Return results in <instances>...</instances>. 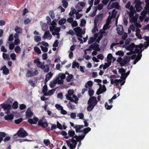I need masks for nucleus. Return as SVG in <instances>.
Wrapping results in <instances>:
<instances>
[{
	"label": "nucleus",
	"mask_w": 149,
	"mask_h": 149,
	"mask_svg": "<svg viewBox=\"0 0 149 149\" xmlns=\"http://www.w3.org/2000/svg\"><path fill=\"white\" fill-rule=\"evenodd\" d=\"M101 14H100L99 15H97L95 17V19L94 21V27L93 29L92 32L93 33H95L98 30L97 29V22H98L99 20V19L100 17H101Z\"/></svg>",
	"instance_id": "nucleus-5"
},
{
	"label": "nucleus",
	"mask_w": 149,
	"mask_h": 149,
	"mask_svg": "<svg viewBox=\"0 0 149 149\" xmlns=\"http://www.w3.org/2000/svg\"><path fill=\"white\" fill-rule=\"evenodd\" d=\"M52 75L53 74L51 72H50L46 74V77H47V78H48V79H50V78L52 77Z\"/></svg>",
	"instance_id": "nucleus-56"
},
{
	"label": "nucleus",
	"mask_w": 149,
	"mask_h": 149,
	"mask_svg": "<svg viewBox=\"0 0 149 149\" xmlns=\"http://www.w3.org/2000/svg\"><path fill=\"white\" fill-rule=\"evenodd\" d=\"M134 3L135 4V6H137L139 4H142V2L140 0H135L134 2Z\"/></svg>",
	"instance_id": "nucleus-53"
},
{
	"label": "nucleus",
	"mask_w": 149,
	"mask_h": 149,
	"mask_svg": "<svg viewBox=\"0 0 149 149\" xmlns=\"http://www.w3.org/2000/svg\"><path fill=\"white\" fill-rule=\"evenodd\" d=\"M73 76L72 74L69 75L66 78L67 81L69 82L70 81L71 79L73 78Z\"/></svg>",
	"instance_id": "nucleus-49"
},
{
	"label": "nucleus",
	"mask_w": 149,
	"mask_h": 149,
	"mask_svg": "<svg viewBox=\"0 0 149 149\" xmlns=\"http://www.w3.org/2000/svg\"><path fill=\"white\" fill-rule=\"evenodd\" d=\"M2 55L3 57L4 60H7L9 59V56L8 54L3 53Z\"/></svg>",
	"instance_id": "nucleus-34"
},
{
	"label": "nucleus",
	"mask_w": 149,
	"mask_h": 149,
	"mask_svg": "<svg viewBox=\"0 0 149 149\" xmlns=\"http://www.w3.org/2000/svg\"><path fill=\"white\" fill-rule=\"evenodd\" d=\"M136 36L139 39H141L142 38V36L140 34V33L141 32L140 30L137 28L136 29Z\"/></svg>",
	"instance_id": "nucleus-22"
},
{
	"label": "nucleus",
	"mask_w": 149,
	"mask_h": 149,
	"mask_svg": "<svg viewBox=\"0 0 149 149\" xmlns=\"http://www.w3.org/2000/svg\"><path fill=\"white\" fill-rule=\"evenodd\" d=\"M136 45L134 43H132L129 45L126 48L127 50L130 51H133Z\"/></svg>",
	"instance_id": "nucleus-17"
},
{
	"label": "nucleus",
	"mask_w": 149,
	"mask_h": 149,
	"mask_svg": "<svg viewBox=\"0 0 149 149\" xmlns=\"http://www.w3.org/2000/svg\"><path fill=\"white\" fill-rule=\"evenodd\" d=\"M127 75L125 73L122 74L120 78L123 80H125L127 77Z\"/></svg>",
	"instance_id": "nucleus-63"
},
{
	"label": "nucleus",
	"mask_w": 149,
	"mask_h": 149,
	"mask_svg": "<svg viewBox=\"0 0 149 149\" xmlns=\"http://www.w3.org/2000/svg\"><path fill=\"white\" fill-rule=\"evenodd\" d=\"M18 103L17 102L15 101L13 104L12 107L14 109H17L18 108Z\"/></svg>",
	"instance_id": "nucleus-46"
},
{
	"label": "nucleus",
	"mask_w": 149,
	"mask_h": 149,
	"mask_svg": "<svg viewBox=\"0 0 149 149\" xmlns=\"http://www.w3.org/2000/svg\"><path fill=\"white\" fill-rule=\"evenodd\" d=\"M79 66V64L76 61L73 62L72 63V68H75V67H77V68H78Z\"/></svg>",
	"instance_id": "nucleus-38"
},
{
	"label": "nucleus",
	"mask_w": 149,
	"mask_h": 149,
	"mask_svg": "<svg viewBox=\"0 0 149 149\" xmlns=\"http://www.w3.org/2000/svg\"><path fill=\"white\" fill-rule=\"evenodd\" d=\"M95 39L93 37H91L90 40L88 41V44H92L94 40H95Z\"/></svg>",
	"instance_id": "nucleus-59"
},
{
	"label": "nucleus",
	"mask_w": 149,
	"mask_h": 149,
	"mask_svg": "<svg viewBox=\"0 0 149 149\" xmlns=\"http://www.w3.org/2000/svg\"><path fill=\"white\" fill-rule=\"evenodd\" d=\"M49 13L52 19H54L55 18V14L53 11L50 10Z\"/></svg>",
	"instance_id": "nucleus-33"
},
{
	"label": "nucleus",
	"mask_w": 149,
	"mask_h": 149,
	"mask_svg": "<svg viewBox=\"0 0 149 149\" xmlns=\"http://www.w3.org/2000/svg\"><path fill=\"white\" fill-rule=\"evenodd\" d=\"M105 31H103L101 32L100 34L99 35L96 41L98 43H100V41L103 36V34L105 33Z\"/></svg>",
	"instance_id": "nucleus-25"
},
{
	"label": "nucleus",
	"mask_w": 149,
	"mask_h": 149,
	"mask_svg": "<svg viewBox=\"0 0 149 149\" xmlns=\"http://www.w3.org/2000/svg\"><path fill=\"white\" fill-rule=\"evenodd\" d=\"M59 44V42L58 40H56L54 42V44L52 46L54 47H57L58 45Z\"/></svg>",
	"instance_id": "nucleus-50"
},
{
	"label": "nucleus",
	"mask_w": 149,
	"mask_h": 149,
	"mask_svg": "<svg viewBox=\"0 0 149 149\" xmlns=\"http://www.w3.org/2000/svg\"><path fill=\"white\" fill-rule=\"evenodd\" d=\"M103 88H99L96 92V94L99 95L102 94L103 92H105L106 90V88L105 85H103L102 86Z\"/></svg>",
	"instance_id": "nucleus-15"
},
{
	"label": "nucleus",
	"mask_w": 149,
	"mask_h": 149,
	"mask_svg": "<svg viewBox=\"0 0 149 149\" xmlns=\"http://www.w3.org/2000/svg\"><path fill=\"white\" fill-rule=\"evenodd\" d=\"M41 40V37L40 36H34V40L35 41L38 42L40 41Z\"/></svg>",
	"instance_id": "nucleus-42"
},
{
	"label": "nucleus",
	"mask_w": 149,
	"mask_h": 149,
	"mask_svg": "<svg viewBox=\"0 0 149 149\" xmlns=\"http://www.w3.org/2000/svg\"><path fill=\"white\" fill-rule=\"evenodd\" d=\"M6 134L4 132H0V138L3 139L6 137Z\"/></svg>",
	"instance_id": "nucleus-54"
},
{
	"label": "nucleus",
	"mask_w": 149,
	"mask_h": 149,
	"mask_svg": "<svg viewBox=\"0 0 149 149\" xmlns=\"http://www.w3.org/2000/svg\"><path fill=\"white\" fill-rule=\"evenodd\" d=\"M59 77H56V78L53 79V81H50L49 86L51 88H54L55 85L57 84V81L58 79H59Z\"/></svg>",
	"instance_id": "nucleus-9"
},
{
	"label": "nucleus",
	"mask_w": 149,
	"mask_h": 149,
	"mask_svg": "<svg viewBox=\"0 0 149 149\" xmlns=\"http://www.w3.org/2000/svg\"><path fill=\"white\" fill-rule=\"evenodd\" d=\"M66 21V19L65 18H63L59 21L58 23L60 25H62L65 24Z\"/></svg>",
	"instance_id": "nucleus-28"
},
{
	"label": "nucleus",
	"mask_w": 149,
	"mask_h": 149,
	"mask_svg": "<svg viewBox=\"0 0 149 149\" xmlns=\"http://www.w3.org/2000/svg\"><path fill=\"white\" fill-rule=\"evenodd\" d=\"M94 91L93 89H92V88H90L88 90V94L89 96L91 97L94 95Z\"/></svg>",
	"instance_id": "nucleus-40"
},
{
	"label": "nucleus",
	"mask_w": 149,
	"mask_h": 149,
	"mask_svg": "<svg viewBox=\"0 0 149 149\" xmlns=\"http://www.w3.org/2000/svg\"><path fill=\"white\" fill-rule=\"evenodd\" d=\"M135 48L134 51H133V53L134 54L138 53L139 54V53H140V52H141V50H140L138 49H137L138 48H136V46ZM142 50V51L143 50V49Z\"/></svg>",
	"instance_id": "nucleus-51"
},
{
	"label": "nucleus",
	"mask_w": 149,
	"mask_h": 149,
	"mask_svg": "<svg viewBox=\"0 0 149 149\" xmlns=\"http://www.w3.org/2000/svg\"><path fill=\"white\" fill-rule=\"evenodd\" d=\"M116 54L121 56H123L124 55L123 52L121 50H119L116 53Z\"/></svg>",
	"instance_id": "nucleus-37"
},
{
	"label": "nucleus",
	"mask_w": 149,
	"mask_h": 149,
	"mask_svg": "<svg viewBox=\"0 0 149 149\" xmlns=\"http://www.w3.org/2000/svg\"><path fill=\"white\" fill-rule=\"evenodd\" d=\"M34 63L36 64L37 67L43 70L45 72H48L49 70V66L48 65H44V62L42 63L40 61L39 59L38 58L34 61Z\"/></svg>",
	"instance_id": "nucleus-2"
},
{
	"label": "nucleus",
	"mask_w": 149,
	"mask_h": 149,
	"mask_svg": "<svg viewBox=\"0 0 149 149\" xmlns=\"http://www.w3.org/2000/svg\"><path fill=\"white\" fill-rule=\"evenodd\" d=\"M117 31L118 34L120 35H121L123 33V30L122 26H120V27H117Z\"/></svg>",
	"instance_id": "nucleus-19"
},
{
	"label": "nucleus",
	"mask_w": 149,
	"mask_h": 149,
	"mask_svg": "<svg viewBox=\"0 0 149 149\" xmlns=\"http://www.w3.org/2000/svg\"><path fill=\"white\" fill-rule=\"evenodd\" d=\"M74 30L76 33L82 31V29L79 27L74 28Z\"/></svg>",
	"instance_id": "nucleus-44"
},
{
	"label": "nucleus",
	"mask_w": 149,
	"mask_h": 149,
	"mask_svg": "<svg viewBox=\"0 0 149 149\" xmlns=\"http://www.w3.org/2000/svg\"><path fill=\"white\" fill-rule=\"evenodd\" d=\"M73 97L74 98L75 100L72 97H68L67 100H70V102H74L75 104H77L78 101L79 100L78 98L75 95H73Z\"/></svg>",
	"instance_id": "nucleus-11"
},
{
	"label": "nucleus",
	"mask_w": 149,
	"mask_h": 149,
	"mask_svg": "<svg viewBox=\"0 0 149 149\" xmlns=\"http://www.w3.org/2000/svg\"><path fill=\"white\" fill-rule=\"evenodd\" d=\"M134 23L136 27V28L139 29V28H140L141 27V24L139 23H138L136 20L134 21Z\"/></svg>",
	"instance_id": "nucleus-43"
},
{
	"label": "nucleus",
	"mask_w": 149,
	"mask_h": 149,
	"mask_svg": "<svg viewBox=\"0 0 149 149\" xmlns=\"http://www.w3.org/2000/svg\"><path fill=\"white\" fill-rule=\"evenodd\" d=\"M91 130V128L89 127H87V128H84V129H83L84 134L86 135V134H87L88 132L90 131Z\"/></svg>",
	"instance_id": "nucleus-30"
},
{
	"label": "nucleus",
	"mask_w": 149,
	"mask_h": 149,
	"mask_svg": "<svg viewBox=\"0 0 149 149\" xmlns=\"http://www.w3.org/2000/svg\"><path fill=\"white\" fill-rule=\"evenodd\" d=\"M57 127L60 130L63 129V127L61 124L58 121L57 122Z\"/></svg>",
	"instance_id": "nucleus-55"
},
{
	"label": "nucleus",
	"mask_w": 149,
	"mask_h": 149,
	"mask_svg": "<svg viewBox=\"0 0 149 149\" xmlns=\"http://www.w3.org/2000/svg\"><path fill=\"white\" fill-rule=\"evenodd\" d=\"M63 3V6L65 8H66L68 6V3L66 1L64 0H62V1Z\"/></svg>",
	"instance_id": "nucleus-36"
},
{
	"label": "nucleus",
	"mask_w": 149,
	"mask_h": 149,
	"mask_svg": "<svg viewBox=\"0 0 149 149\" xmlns=\"http://www.w3.org/2000/svg\"><path fill=\"white\" fill-rule=\"evenodd\" d=\"M34 50L35 52L38 54H40L41 53V51L40 49L38 47H34Z\"/></svg>",
	"instance_id": "nucleus-39"
},
{
	"label": "nucleus",
	"mask_w": 149,
	"mask_h": 149,
	"mask_svg": "<svg viewBox=\"0 0 149 149\" xmlns=\"http://www.w3.org/2000/svg\"><path fill=\"white\" fill-rule=\"evenodd\" d=\"M84 127V126L83 125H75L74 127V128L75 129L76 132L77 133H79L80 130Z\"/></svg>",
	"instance_id": "nucleus-16"
},
{
	"label": "nucleus",
	"mask_w": 149,
	"mask_h": 149,
	"mask_svg": "<svg viewBox=\"0 0 149 149\" xmlns=\"http://www.w3.org/2000/svg\"><path fill=\"white\" fill-rule=\"evenodd\" d=\"M33 115V113L31 111L30 108H28L26 112V118H30L32 117Z\"/></svg>",
	"instance_id": "nucleus-8"
},
{
	"label": "nucleus",
	"mask_w": 149,
	"mask_h": 149,
	"mask_svg": "<svg viewBox=\"0 0 149 149\" xmlns=\"http://www.w3.org/2000/svg\"><path fill=\"white\" fill-rule=\"evenodd\" d=\"M68 94H66L65 95L67 99L68 97H71V96L73 95V94L74 93V91L72 90L69 89L68 90Z\"/></svg>",
	"instance_id": "nucleus-24"
},
{
	"label": "nucleus",
	"mask_w": 149,
	"mask_h": 149,
	"mask_svg": "<svg viewBox=\"0 0 149 149\" xmlns=\"http://www.w3.org/2000/svg\"><path fill=\"white\" fill-rule=\"evenodd\" d=\"M43 143L46 146H48L51 143L50 141L48 139H44L43 140Z\"/></svg>",
	"instance_id": "nucleus-35"
},
{
	"label": "nucleus",
	"mask_w": 149,
	"mask_h": 149,
	"mask_svg": "<svg viewBox=\"0 0 149 149\" xmlns=\"http://www.w3.org/2000/svg\"><path fill=\"white\" fill-rule=\"evenodd\" d=\"M141 4H139L137 6H135V7L136 8V11L138 12H140L141 11L142 9V7L141 6Z\"/></svg>",
	"instance_id": "nucleus-27"
},
{
	"label": "nucleus",
	"mask_w": 149,
	"mask_h": 149,
	"mask_svg": "<svg viewBox=\"0 0 149 149\" xmlns=\"http://www.w3.org/2000/svg\"><path fill=\"white\" fill-rule=\"evenodd\" d=\"M66 142L67 145L70 148V149H74L76 148V146L74 145L73 144L71 143L70 141H69V140H66Z\"/></svg>",
	"instance_id": "nucleus-18"
},
{
	"label": "nucleus",
	"mask_w": 149,
	"mask_h": 149,
	"mask_svg": "<svg viewBox=\"0 0 149 149\" xmlns=\"http://www.w3.org/2000/svg\"><path fill=\"white\" fill-rule=\"evenodd\" d=\"M2 68V69H1V70H3V73L4 74L6 75L9 74V70L8 68H7L6 65H4Z\"/></svg>",
	"instance_id": "nucleus-20"
},
{
	"label": "nucleus",
	"mask_w": 149,
	"mask_h": 149,
	"mask_svg": "<svg viewBox=\"0 0 149 149\" xmlns=\"http://www.w3.org/2000/svg\"><path fill=\"white\" fill-rule=\"evenodd\" d=\"M98 101L96 98L95 96L90 97L88 101L87 104H88L87 109L88 111H92L95 106L97 104Z\"/></svg>",
	"instance_id": "nucleus-1"
},
{
	"label": "nucleus",
	"mask_w": 149,
	"mask_h": 149,
	"mask_svg": "<svg viewBox=\"0 0 149 149\" xmlns=\"http://www.w3.org/2000/svg\"><path fill=\"white\" fill-rule=\"evenodd\" d=\"M15 30L17 33H21L22 32V29L17 26L15 27Z\"/></svg>",
	"instance_id": "nucleus-29"
},
{
	"label": "nucleus",
	"mask_w": 149,
	"mask_h": 149,
	"mask_svg": "<svg viewBox=\"0 0 149 149\" xmlns=\"http://www.w3.org/2000/svg\"><path fill=\"white\" fill-rule=\"evenodd\" d=\"M56 91V89L54 88L49 90L47 93L45 94V96L51 95L54 94V91Z\"/></svg>",
	"instance_id": "nucleus-23"
},
{
	"label": "nucleus",
	"mask_w": 149,
	"mask_h": 149,
	"mask_svg": "<svg viewBox=\"0 0 149 149\" xmlns=\"http://www.w3.org/2000/svg\"><path fill=\"white\" fill-rule=\"evenodd\" d=\"M128 36L127 33H125L122 36V39L123 40H126V38Z\"/></svg>",
	"instance_id": "nucleus-58"
},
{
	"label": "nucleus",
	"mask_w": 149,
	"mask_h": 149,
	"mask_svg": "<svg viewBox=\"0 0 149 149\" xmlns=\"http://www.w3.org/2000/svg\"><path fill=\"white\" fill-rule=\"evenodd\" d=\"M91 49H92L93 50L97 51H99L100 50L99 45L97 44L96 42L90 45L87 50L91 51Z\"/></svg>",
	"instance_id": "nucleus-6"
},
{
	"label": "nucleus",
	"mask_w": 149,
	"mask_h": 149,
	"mask_svg": "<svg viewBox=\"0 0 149 149\" xmlns=\"http://www.w3.org/2000/svg\"><path fill=\"white\" fill-rule=\"evenodd\" d=\"M28 135L26 131L24 130L23 128H20L17 133L14 135V138H16V136H18L21 137H24Z\"/></svg>",
	"instance_id": "nucleus-3"
},
{
	"label": "nucleus",
	"mask_w": 149,
	"mask_h": 149,
	"mask_svg": "<svg viewBox=\"0 0 149 149\" xmlns=\"http://www.w3.org/2000/svg\"><path fill=\"white\" fill-rule=\"evenodd\" d=\"M55 107L58 110H61L62 109H63V107L62 106L58 104H56Z\"/></svg>",
	"instance_id": "nucleus-57"
},
{
	"label": "nucleus",
	"mask_w": 149,
	"mask_h": 149,
	"mask_svg": "<svg viewBox=\"0 0 149 149\" xmlns=\"http://www.w3.org/2000/svg\"><path fill=\"white\" fill-rule=\"evenodd\" d=\"M93 84V82L91 81H88L87 83V84H86L85 85V87L86 88H88L87 85L90 87H91Z\"/></svg>",
	"instance_id": "nucleus-31"
},
{
	"label": "nucleus",
	"mask_w": 149,
	"mask_h": 149,
	"mask_svg": "<svg viewBox=\"0 0 149 149\" xmlns=\"http://www.w3.org/2000/svg\"><path fill=\"white\" fill-rule=\"evenodd\" d=\"M76 10L74 8L72 10H71L69 13V15L70 16H72L75 13Z\"/></svg>",
	"instance_id": "nucleus-62"
},
{
	"label": "nucleus",
	"mask_w": 149,
	"mask_h": 149,
	"mask_svg": "<svg viewBox=\"0 0 149 149\" xmlns=\"http://www.w3.org/2000/svg\"><path fill=\"white\" fill-rule=\"evenodd\" d=\"M1 107L3 109L4 111L6 110H10L11 107V105L7 103L6 102H4L3 104H0Z\"/></svg>",
	"instance_id": "nucleus-7"
},
{
	"label": "nucleus",
	"mask_w": 149,
	"mask_h": 149,
	"mask_svg": "<svg viewBox=\"0 0 149 149\" xmlns=\"http://www.w3.org/2000/svg\"><path fill=\"white\" fill-rule=\"evenodd\" d=\"M15 50L16 53H19L21 51V48L19 46H17L15 47Z\"/></svg>",
	"instance_id": "nucleus-45"
},
{
	"label": "nucleus",
	"mask_w": 149,
	"mask_h": 149,
	"mask_svg": "<svg viewBox=\"0 0 149 149\" xmlns=\"http://www.w3.org/2000/svg\"><path fill=\"white\" fill-rule=\"evenodd\" d=\"M68 135L70 137H72L75 134L74 131L72 130H69L68 132Z\"/></svg>",
	"instance_id": "nucleus-26"
},
{
	"label": "nucleus",
	"mask_w": 149,
	"mask_h": 149,
	"mask_svg": "<svg viewBox=\"0 0 149 149\" xmlns=\"http://www.w3.org/2000/svg\"><path fill=\"white\" fill-rule=\"evenodd\" d=\"M34 69L33 68H30V70H28L27 72L26 73V76L27 77H30L34 76L33 72L34 70Z\"/></svg>",
	"instance_id": "nucleus-13"
},
{
	"label": "nucleus",
	"mask_w": 149,
	"mask_h": 149,
	"mask_svg": "<svg viewBox=\"0 0 149 149\" xmlns=\"http://www.w3.org/2000/svg\"><path fill=\"white\" fill-rule=\"evenodd\" d=\"M23 120V119L22 118H20L19 119H17L15 120V123L17 124H19L20 123H21Z\"/></svg>",
	"instance_id": "nucleus-48"
},
{
	"label": "nucleus",
	"mask_w": 149,
	"mask_h": 149,
	"mask_svg": "<svg viewBox=\"0 0 149 149\" xmlns=\"http://www.w3.org/2000/svg\"><path fill=\"white\" fill-rule=\"evenodd\" d=\"M40 47L41 48L42 50L44 52H46L48 51V49L47 47H44L42 46L41 45L40 46Z\"/></svg>",
	"instance_id": "nucleus-47"
},
{
	"label": "nucleus",
	"mask_w": 149,
	"mask_h": 149,
	"mask_svg": "<svg viewBox=\"0 0 149 149\" xmlns=\"http://www.w3.org/2000/svg\"><path fill=\"white\" fill-rule=\"evenodd\" d=\"M38 119L37 117H34L33 119L29 118L28 122L31 124H36L37 123V122L38 121Z\"/></svg>",
	"instance_id": "nucleus-12"
},
{
	"label": "nucleus",
	"mask_w": 149,
	"mask_h": 149,
	"mask_svg": "<svg viewBox=\"0 0 149 149\" xmlns=\"http://www.w3.org/2000/svg\"><path fill=\"white\" fill-rule=\"evenodd\" d=\"M86 22L85 20L84 19H82L81 21L80 26H84L85 24L86 23Z\"/></svg>",
	"instance_id": "nucleus-60"
},
{
	"label": "nucleus",
	"mask_w": 149,
	"mask_h": 149,
	"mask_svg": "<svg viewBox=\"0 0 149 149\" xmlns=\"http://www.w3.org/2000/svg\"><path fill=\"white\" fill-rule=\"evenodd\" d=\"M14 118V115L13 114H8L5 116L4 119L8 122H12Z\"/></svg>",
	"instance_id": "nucleus-14"
},
{
	"label": "nucleus",
	"mask_w": 149,
	"mask_h": 149,
	"mask_svg": "<svg viewBox=\"0 0 149 149\" xmlns=\"http://www.w3.org/2000/svg\"><path fill=\"white\" fill-rule=\"evenodd\" d=\"M111 84H113L114 83H115L116 85L118 84V83L119 82L121 83L122 82V80L121 79H115L114 81L113 79H110Z\"/></svg>",
	"instance_id": "nucleus-21"
},
{
	"label": "nucleus",
	"mask_w": 149,
	"mask_h": 149,
	"mask_svg": "<svg viewBox=\"0 0 149 149\" xmlns=\"http://www.w3.org/2000/svg\"><path fill=\"white\" fill-rule=\"evenodd\" d=\"M144 9L146 11L148 12V14L149 15V5L146 3Z\"/></svg>",
	"instance_id": "nucleus-61"
},
{
	"label": "nucleus",
	"mask_w": 149,
	"mask_h": 149,
	"mask_svg": "<svg viewBox=\"0 0 149 149\" xmlns=\"http://www.w3.org/2000/svg\"><path fill=\"white\" fill-rule=\"evenodd\" d=\"M105 107V108L107 110H110L113 107L112 105H109L108 104V103L107 102H106L105 104L104 105Z\"/></svg>",
	"instance_id": "nucleus-41"
},
{
	"label": "nucleus",
	"mask_w": 149,
	"mask_h": 149,
	"mask_svg": "<svg viewBox=\"0 0 149 149\" xmlns=\"http://www.w3.org/2000/svg\"><path fill=\"white\" fill-rule=\"evenodd\" d=\"M49 34V32L48 30L46 31L45 33L44 34L43 36L44 38H47Z\"/></svg>",
	"instance_id": "nucleus-52"
},
{
	"label": "nucleus",
	"mask_w": 149,
	"mask_h": 149,
	"mask_svg": "<svg viewBox=\"0 0 149 149\" xmlns=\"http://www.w3.org/2000/svg\"><path fill=\"white\" fill-rule=\"evenodd\" d=\"M130 57L129 56H127L125 58L122 60L121 63H120V65L123 67L126 64L130 61Z\"/></svg>",
	"instance_id": "nucleus-10"
},
{
	"label": "nucleus",
	"mask_w": 149,
	"mask_h": 149,
	"mask_svg": "<svg viewBox=\"0 0 149 149\" xmlns=\"http://www.w3.org/2000/svg\"><path fill=\"white\" fill-rule=\"evenodd\" d=\"M48 124L47 121L45 122H43V120L42 119L40 120L38 122V125L42 127L43 128H46V130L48 132H50L51 130V128L48 127Z\"/></svg>",
	"instance_id": "nucleus-4"
},
{
	"label": "nucleus",
	"mask_w": 149,
	"mask_h": 149,
	"mask_svg": "<svg viewBox=\"0 0 149 149\" xmlns=\"http://www.w3.org/2000/svg\"><path fill=\"white\" fill-rule=\"evenodd\" d=\"M109 24L107 23L104 24L103 28V29L104 31H105L107 29H108L109 27Z\"/></svg>",
	"instance_id": "nucleus-64"
},
{
	"label": "nucleus",
	"mask_w": 149,
	"mask_h": 149,
	"mask_svg": "<svg viewBox=\"0 0 149 149\" xmlns=\"http://www.w3.org/2000/svg\"><path fill=\"white\" fill-rule=\"evenodd\" d=\"M47 86L46 84H45L44 86H43L42 90V92L44 94V95L45 94L47 93Z\"/></svg>",
	"instance_id": "nucleus-32"
}]
</instances>
